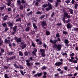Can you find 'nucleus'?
Masks as SVG:
<instances>
[{"label":"nucleus","instance_id":"f257e3e1","mask_svg":"<svg viewBox=\"0 0 78 78\" xmlns=\"http://www.w3.org/2000/svg\"><path fill=\"white\" fill-rule=\"evenodd\" d=\"M40 51H41V56L42 57H45V50L43 49H41L40 50Z\"/></svg>","mask_w":78,"mask_h":78},{"label":"nucleus","instance_id":"f03ea898","mask_svg":"<svg viewBox=\"0 0 78 78\" xmlns=\"http://www.w3.org/2000/svg\"><path fill=\"white\" fill-rule=\"evenodd\" d=\"M13 65L14 67L15 68H17V69H23V67L22 66H21L20 65H19V66L17 65V64L15 63Z\"/></svg>","mask_w":78,"mask_h":78},{"label":"nucleus","instance_id":"7ed1b4c3","mask_svg":"<svg viewBox=\"0 0 78 78\" xmlns=\"http://www.w3.org/2000/svg\"><path fill=\"white\" fill-rule=\"evenodd\" d=\"M5 43H8V44H9V46L10 48H11L12 47L11 44H9V42H10V40H7V39H5Z\"/></svg>","mask_w":78,"mask_h":78},{"label":"nucleus","instance_id":"20e7f679","mask_svg":"<svg viewBox=\"0 0 78 78\" xmlns=\"http://www.w3.org/2000/svg\"><path fill=\"white\" fill-rule=\"evenodd\" d=\"M48 5L49 6V7H47L46 8V11H49V10H50V9H52V7L51 6V5L50 3H48Z\"/></svg>","mask_w":78,"mask_h":78},{"label":"nucleus","instance_id":"39448f33","mask_svg":"<svg viewBox=\"0 0 78 78\" xmlns=\"http://www.w3.org/2000/svg\"><path fill=\"white\" fill-rule=\"evenodd\" d=\"M17 26H15L13 28V32H12V34H14L15 33H16V30H17Z\"/></svg>","mask_w":78,"mask_h":78},{"label":"nucleus","instance_id":"423d86ee","mask_svg":"<svg viewBox=\"0 0 78 78\" xmlns=\"http://www.w3.org/2000/svg\"><path fill=\"white\" fill-rule=\"evenodd\" d=\"M62 64H63V62H56L55 64V65L56 66H59L60 65H62Z\"/></svg>","mask_w":78,"mask_h":78},{"label":"nucleus","instance_id":"0eeeda50","mask_svg":"<svg viewBox=\"0 0 78 78\" xmlns=\"http://www.w3.org/2000/svg\"><path fill=\"white\" fill-rule=\"evenodd\" d=\"M62 47V46L61 44H58L57 46V48L58 49V51H60V50H61V47Z\"/></svg>","mask_w":78,"mask_h":78},{"label":"nucleus","instance_id":"6e6552de","mask_svg":"<svg viewBox=\"0 0 78 78\" xmlns=\"http://www.w3.org/2000/svg\"><path fill=\"white\" fill-rule=\"evenodd\" d=\"M41 25L43 27L44 26H46L47 25V22L46 21L41 22Z\"/></svg>","mask_w":78,"mask_h":78},{"label":"nucleus","instance_id":"1a4fd4ad","mask_svg":"<svg viewBox=\"0 0 78 78\" xmlns=\"http://www.w3.org/2000/svg\"><path fill=\"white\" fill-rule=\"evenodd\" d=\"M50 42L52 43V44H56V42H58V41L56 40H54V41L52 40L51 39L50 40Z\"/></svg>","mask_w":78,"mask_h":78},{"label":"nucleus","instance_id":"9d476101","mask_svg":"<svg viewBox=\"0 0 78 78\" xmlns=\"http://www.w3.org/2000/svg\"><path fill=\"white\" fill-rule=\"evenodd\" d=\"M68 14H69V13L67 12H65L64 14V17H66V18H68V19L69 18V16L68 15Z\"/></svg>","mask_w":78,"mask_h":78},{"label":"nucleus","instance_id":"9b49d317","mask_svg":"<svg viewBox=\"0 0 78 78\" xmlns=\"http://www.w3.org/2000/svg\"><path fill=\"white\" fill-rule=\"evenodd\" d=\"M9 27H10V29H12V27L13 26V24L12 23H10L9 24Z\"/></svg>","mask_w":78,"mask_h":78},{"label":"nucleus","instance_id":"f8f14e48","mask_svg":"<svg viewBox=\"0 0 78 78\" xmlns=\"http://www.w3.org/2000/svg\"><path fill=\"white\" fill-rule=\"evenodd\" d=\"M21 40H22V38L20 37V38H19L18 39H17L16 40V41L17 42H21Z\"/></svg>","mask_w":78,"mask_h":78},{"label":"nucleus","instance_id":"ddd939ff","mask_svg":"<svg viewBox=\"0 0 78 78\" xmlns=\"http://www.w3.org/2000/svg\"><path fill=\"white\" fill-rule=\"evenodd\" d=\"M33 26L34 29L35 30H37V26H36V24H35V23H33Z\"/></svg>","mask_w":78,"mask_h":78},{"label":"nucleus","instance_id":"4468645a","mask_svg":"<svg viewBox=\"0 0 78 78\" xmlns=\"http://www.w3.org/2000/svg\"><path fill=\"white\" fill-rule=\"evenodd\" d=\"M69 11L70 12V14H73V10L72 9H70L69 10Z\"/></svg>","mask_w":78,"mask_h":78},{"label":"nucleus","instance_id":"2eb2a0df","mask_svg":"<svg viewBox=\"0 0 78 78\" xmlns=\"http://www.w3.org/2000/svg\"><path fill=\"white\" fill-rule=\"evenodd\" d=\"M8 16L7 15H6L5 17L3 18V20H7V18H8Z\"/></svg>","mask_w":78,"mask_h":78},{"label":"nucleus","instance_id":"dca6fc26","mask_svg":"<svg viewBox=\"0 0 78 78\" xmlns=\"http://www.w3.org/2000/svg\"><path fill=\"white\" fill-rule=\"evenodd\" d=\"M44 76H43V78H46V75H47V73L45 72H44Z\"/></svg>","mask_w":78,"mask_h":78},{"label":"nucleus","instance_id":"f3484780","mask_svg":"<svg viewBox=\"0 0 78 78\" xmlns=\"http://www.w3.org/2000/svg\"><path fill=\"white\" fill-rule=\"evenodd\" d=\"M78 4L76 3L75 4V5L74 6V8L75 9H77V8H78Z\"/></svg>","mask_w":78,"mask_h":78},{"label":"nucleus","instance_id":"a211bd4d","mask_svg":"<svg viewBox=\"0 0 78 78\" xmlns=\"http://www.w3.org/2000/svg\"><path fill=\"white\" fill-rule=\"evenodd\" d=\"M26 44H24L22 46L21 48L22 49H24V48H25V47H26Z\"/></svg>","mask_w":78,"mask_h":78},{"label":"nucleus","instance_id":"6ab92c4d","mask_svg":"<svg viewBox=\"0 0 78 78\" xmlns=\"http://www.w3.org/2000/svg\"><path fill=\"white\" fill-rule=\"evenodd\" d=\"M19 55L20 56H23V53H22V52L21 51H19Z\"/></svg>","mask_w":78,"mask_h":78},{"label":"nucleus","instance_id":"aec40b11","mask_svg":"<svg viewBox=\"0 0 78 78\" xmlns=\"http://www.w3.org/2000/svg\"><path fill=\"white\" fill-rule=\"evenodd\" d=\"M17 3L18 5H20L21 4V2H20V0H18L17 1Z\"/></svg>","mask_w":78,"mask_h":78},{"label":"nucleus","instance_id":"412c9836","mask_svg":"<svg viewBox=\"0 0 78 78\" xmlns=\"http://www.w3.org/2000/svg\"><path fill=\"white\" fill-rule=\"evenodd\" d=\"M21 18H19L18 19H16V22H18V21H19L20 22V21H21Z\"/></svg>","mask_w":78,"mask_h":78},{"label":"nucleus","instance_id":"4be33fe9","mask_svg":"<svg viewBox=\"0 0 78 78\" xmlns=\"http://www.w3.org/2000/svg\"><path fill=\"white\" fill-rule=\"evenodd\" d=\"M2 25L4 27H7V25L6 24V23H4L2 24Z\"/></svg>","mask_w":78,"mask_h":78},{"label":"nucleus","instance_id":"5701e85b","mask_svg":"<svg viewBox=\"0 0 78 78\" xmlns=\"http://www.w3.org/2000/svg\"><path fill=\"white\" fill-rule=\"evenodd\" d=\"M3 44V40H2V39L0 38V45H1Z\"/></svg>","mask_w":78,"mask_h":78},{"label":"nucleus","instance_id":"b1692460","mask_svg":"<svg viewBox=\"0 0 78 78\" xmlns=\"http://www.w3.org/2000/svg\"><path fill=\"white\" fill-rule=\"evenodd\" d=\"M4 77L5 78H9L8 74H5L4 75Z\"/></svg>","mask_w":78,"mask_h":78},{"label":"nucleus","instance_id":"393cba45","mask_svg":"<svg viewBox=\"0 0 78 78\" xmlns=\"http://www.w3.org/2000/svg\"><path fill=\"white\" fill-rule=\"evenodd\" d=\"M47 6H48V5L47 4L43 5H42V7L43 8H45V7H47Z\"/></svg>","mask_w":78,"mask_h":78},{"label":"nucleus","instance_id":"a878e982","mask_svg":"<svg viewBox=\"0 0 78 78\" xmlns=\"http://www.w3.org/2000/svg\"><path fill=\"white\" fill-rule=\"evenodd\" d=\"M37 74L38 77H39V76H40L41 75H42V74L41 73H37Z\"/></svg>","mask_w":78,"mask_h":78},{"label":"nucleus","instance_id":"bb28decb","mask_svg":"<svg viewBox=\"0 0 78 78\" xmlns=\"http://www.w3.org/2000/svg\"><path fill=\"white\" fill-rule=\"evenodd\" d=\"M26 64L29 67L31 66V64L30 62L27 63Z\"/></svg>","mask_w":78,"mask_h":78},{"label":"nucleus","instance_id":"cd10ccee","mask_svg":"<svg viewBox=\"0 0 78 78\" xmlns=\"http://www.w3.org/2000/svg\"><path fill=\"white\" fill-rule=\"evenodd\" d=\"M58 45H57L56 44H55L53 46V48H57V46Z\"/></svg>","mask_w":78,"mask_h":78},{"label":"nucleus","instance_id":"c85d7f7f","mask_svg":"<svg viewBox=\"0 0 78 78\" xmlns=\"http://www.w3.org/2000/svg\"><path fill=\"white\" fill-rule=\"evenodd\" d=\"M45 15H43L41 16L40 17V19H43V18H44V17H45Z\"/></svg>","mask_w":78,"mask_h":78},{"label":"nucleus","instance_id":"c756f323","mask_svg":"<svg viewBox=\"0 0 78 78\" xmlns=\"http://www.w3.org/2000/svg\"><path fill=\"white\" fill-rule=\"evenodd\" d=\"M78 62H77V60H73V63H74V64H76Z\"/></svg>","mask_w":78,"mask_h":78},{"label":"nucleus","instance_id":"7c9ffc66","mask_svg":"<svg viewBox=\"0 0 78 78\" xmlns=\"http://www.w3.org/2000/svg\"><path fill=\"white\" fill-rule=\"evenodd\" d=\"M29 30H30V27H28L25 29L26 31H29Z\"/></svg>","mask_w":78,"mask_h":78},{"label":"nucleus","instance_id":"2f4dec72","mask_svg":"<svg viewBox=\"0 0 78 78\" xmlns=\"http://www.w3.org/2000/svg\"><path fill=\"white\" fill-rule=\"evenodd\" d=\"M47 69V67L45 66H44L42 67V70H44V69Z\"/></svg>","mask_w":78,"mask_h":78},{"label":"nucleus","instance_id":"473e14b6","mask_svg":"<svg viewBox=\"0 0 78 78\" xmlns=\"http://www.w3.org/2000/svg\"><path fill=\"white\" fill-rule=\"evenodd\" d=\"M54 76L55 77H57V76H59V73L55 74L54 75Z\"/></svg>","mask_w":78,"mask_h":78},{"label":"nucleus","instance_id":"72a5a7b5","mask_svg":"<svg viewBox=\"0 0 78 78\" xmlns=\"http://www.w3.org/2000/svg\"><path fill=\"white\" fill-rule=\"evenodd\" d=\"M20 73L22 75H24V74H23V72L22 70H20Z\"/></svg>","mask_w":78,"mask_h":78},{"label":"nucleus","instance_id":"f704fd0d","mask_svg":"<svg viewBox=\"0 0 78 78\" xmlns=\"http://www.w3.org/2000/svg\"><path fill=\"white\" fill-rule=\"evenodd\" d=\"M74 55H75V54L74 53H73L72 54H70V56H73Z\"/></svg>","mask_w":78,"mask_h":78},{"label":"nucleus","instance_id":"c9c22d12","mask_svg":"<svg viewBox=\"0 0 78 78\" xmlns=\"http://www.w3.org/2000/svg\"><path fill=\"white\" fill-rule=\"evenodd\" d=\"M42 12L39 11H38L36 12L37 14H41Z\"/></svg>","mask_w":78,"mask_h":78},{"label":"nucleus","instance_id":"e433bc0d","mask_svg":"<svg viewBox=\"0 0 78 78\" xmlns=\"http://www.w3.org/2000/svg\"><path fill=\"white\" fill-rule=\"evenodd\" d=\"M62 56H67V54L66 53H63L62 54Z\"/></svg>","mask_w":78,"mask_h":78},{"label":"nucleus","instance_id":"4c0bfd02","mask_svg":"<svg viewBox=\"0 0 78 78\" xmlns=\"http://www.w3.org/2000/svg\"><path fill=\"white\" fill-rule=\"evenodd\" d=\"M65 43L66 44H68V43H69L68 40H65Z\"/></svg>","mask_w":78,"mask_h":78},{"label":"nucleus","instance_id":"58836bf2","mask_svg":"<svg viewBox=\"0 0 78 78\" xmlns=\"http://www.w3.org/2000/svg\"><path fill=\"white\" fill-rule=\"evenodd\" d=\"M9 55H12L13 54V52H11L8 53Z\"/></svg>","mask_w":78,"mask_h":78},{"label":"nucleus","instance_id":"ea45409f","mask_svg":"<svg viewBox=\"0 0 78 78\" xmlns=\"http://www.w3.org/2000/svg\"><path fill=\"white\" fill-rule=\"evenodd\" d=\"M46 34L47 35H49L50 34V32L48 31H46Z\"/></svg>","mask_w":78,"mask_h":78},{"label":"nucleus","instance_id":"a19ab883","mask_svg":"<svg viewBox=\"0 0 78 78\" xmlns=\"http://www.w3.org/2000/svg\"><path fill=\"white\" fill-rule=\"evenodd\" d=\"M75 0H72L71 2V3L72 4H74V3H75Z\"/></svg>","mask_w":78,"mask_h":78},{"label":"nucleus","instance_id":"79ce46f5","mask_svg":"<svg viewBox=\"0 0 78 78\" xmlns=\"http://www.w3.org/2000/svg\"><path fill=\"white\" fill-rule=\"evenodd\" d=\"M20 9H23V5H21L20 6Z\"/></svg>","mask_w":78,"mask_h":78},{"label":"nucleus","instance_id":"37998d69","mask_svg":"<svg viewBox=\"0 0 78 78\" xmlns=\"http://www.w3.org/2000/svg\"><path fill=\"white\" fill-rule=\"evenodd\" d=\"M63 33L64 34H67V32L66 31H63Z\"/></svg>","mask_w":78,"mask_h":78},{"label":"nucleus","instance_id":"c03bdc74","mask_svg":"<svg viewBox=\"0 0 78 78\" xmlns=\"http://www.w3.org/2000/svg\"><path fill=\"white\" fill-rule=\"evenodd\" d=\"M32 44L33 47H35V44L33 43V41H32Z\"/></svg>","mask_w":78,"mask_h":78},{"label":"nucleus","instance_id":"a18cd8bd","mask_svg":"<svg viewBox=\"0 0 78 78\" xmlns=\"http://www.w3.org/2000/svg\"><path fill=\"white\" fill-rule=\"evenodd\" d=\"M3 9H4V7H0V10H1V11H2Z\"/></svg>","mask_w":78,"mask_h":78},{"label":"nucleus","instance_id":"49530a36","mask_svg":"<svg viewBox=\"0 0 78 78\" xmlns=\"http://www.w3.org/2000/svg\"><path fill=\"white\" fill-rule=\"evenodd\" d=\"M74 31H78V28H75L74 29Z\"/></svg>","mask_w":78,"mask_h":78},{"label":"nucleus","instance_id":"de8ad7c7","mask_svg":"<svg viewBox=\"0 0 78 78\" xmlns=\"http://www.w3.org/2000/svg\"><path fill=\"white\" fill-rule=\"evenodd\" d=\"M26 62H30V60H26L25 61Z\"/></svg>","mask_w":78,"mask_h":78},{"label":"nucleus","instance_id":"09e8293b","mask_svg":"<svg viewBox=\"0 0 78 78\" xmlns=\"http://www.w3.org/2000/svg\"><path fill=\"white\" fill-rule=\"evenodd\" d=\"M10 1H9L8 3L7 4V5L9 6L10 5V4H11Z\"/></svg>","mask_w":78,"mask_h":78},{"label":"nucleus","instance_id":"8fccbe9b","mask_svg":"<svg viewBox=\"0 0 78 78\" xmlns=\"http://www.w3.org/2000/svg\"><path fill=\"white\" fill-rule=\"evenodd\" d=\"M21 3H25V1L24 0H21Z\"/></svg>","mask_w":78,"mask_h":78},{"label":"nucleus","instance_id":"3c124183","mask_svg":"<svg viewBox=\"0 0 78 78\" xmlns=\"http://www.w3.org/2000/svg\"><path fill=\"white\" fill-rule=\"evenodd\" d=\"M69 28H71V25L70 23H69Z\"/></svg>","mask_w":78,"mask_h":78},{"label":"nucleus","instance_id":"603ef678","mask_svg":"<svg viewBox=\"0 0 78 78\" xmlns=\"http://www.w3.org/2000/svg\"><path fill=\"white\" fill-rule=\"evenodd\" d=\"M56 37H59V34L58 33H57L56 34Z\"/></svg>","mask_w":78,"mask_h":78},{"label":"nucleus","instance_id":"864d4df0","mask_svg":"<svg viewBox=\"0 0 78 78\" xmlns=\"http://www.w3.org/2000/svg\"><path fill=\"white\" fill-rule=\"evenodd\" d=\"M25 55L26 56H27L28 55V52L27 51H26L25 53Z\"/></svg>","mask_w":78,"mask_h":78},{"label":"nucleus","instance_id":"5fc2aeb1","mask_svg":"<svg viewBox=\"0 0 78 78\" xmlns=\"http://www.w3.org/2000/svg\"><path fill=\"white\" fill-rule=\"evenodd\" d=\"M73 60L72 59H69V62H73Z\"/></svg>","mask_w":78,"mask_h":78},{"label":"nucleus","instance_id":"6e6d98bb","mask_svg":"<svg viewBox=\"0 0 78 78\" xmlns=\"http://www.w3.org/2000/svg\"><path fill=\"white\" fill-rule=\"evenodd\" d=\"M8 11H11V8H8Z\"/></svg>","mask_w":78,"mask_h":78},{"label":"nucleus","instance_id":"4d7b16f0","mask_svg":"<svg viewBox=\"0 0 78 78\" xmlns=\"http://www.w3.org/2000/svg\"><path fill=\"white\" fill-rule=\"evenodd\" d=\"M78 74V73H76L74 74V76H76V75Z\"/></svg>","mask_w":78,"mask_h":78},{"label":"nucleus","instance_id":"13d9d810","mask_svg":"<svg viewBox=\"0 0 78 78\" xmlns=\"http://www.w3.org/2000/svg\"><path fill=\"white\" fill-rule=\"evenodd\" d=\"M37 73L35 74L34 75V77H37Z\"/></svg>","mask_w":78,"mask_h":78},{"label":"nucleus","instance_id":"bf43d9fd","mask_svg":"<svg viewBox=\"0 0 78 78\" xmlns=\"http://www.w3.org/2000/svg\"><path fill=\"white\" fill-rule=\"evenodd\" d=\"M39 45H41V44H42V42L41 41H39Z\"/></svg>","mask_w":78,"mask_h":78},{"label":"nucleus","instance_id":"052dcab7","mask_svg":"<svg viewBox=\"0 0 78 78\" xmlns=\"http://www.w3.org/2000/svg\"><path fill=\"white\" fill-rule=\"evenodd\" d=\"M43 46L44 47H45V48H46L47 47V45H46V44H44Z\"/></svg>","mask_w":78,"mask_h":78},{"label":"nucleus","instance_id":"680f3d73","mask_svg":"<svg viewBox=\"0 0 78 78\" xmlns=\"http://www.w3.org/2000/svg\"><path fill=\"white\" fill-rule=\"evenodd\" d=\"M4 68H5V69H8V68L6 66H4Z\"/></svg>","mask_w":78,"mask_h":78},{"label":"nucleus","instance_id":"e2e57ef3","mask_svg":"<svg viewBox=\"0 0 78 78\" xmlns=\"http://www.w3.org/2000/svg\"><path fill=\"white\" fill-rule=\"evenodd\" d=\"M5 51H4V50L3 49H1V53H3V52H4Z\"/></svg>","mask_w":78,"mask_h":78},{"label":"nucleus","instance_id":"0e129e2a","mask_svg":"<svg viewBox=\"0 0 78 78\" xmlns=\"http://www.w3.org/2000/svg\"><path fill=\"white\" fill-rule=\"evenodd\" d=\"M35 4L36 5H38L39 4V2H37V1H36Z\"/></svg>","mask_w":78,"mask_h":78},{"label":"nucleus","instance_id":"69168bd1","mask_svg":"<svg viewBox=\"0 0 78 78\" xmlns=\"http://www.w3.org/2000/svg\"><path fill=\"white\" fill-rule=\"evenodd\" d=\"M32 13H33V12L31 11L28 13V15H30V14H31Z\"/></svg>","mask_w":78,"mask_h":78},{"label":"nucleus","instance_id":"338daca9","mask_svg":"<svg viewBox=\"0 0 78 78\" xmlns=\"http://www.w3.org/2000/svg\"><path fill=\"white\" fill-rule=\"evenodd\" d=\"M75 58L76 59V60H77V61H78V58L77 56H76V57H75Z\"/></svg>","mask_w":78,"mask_h":78},{"label":"nucleus","instance_id":"774afa93","mask_svg":"<svg viewBox=\"0 0 78 78\" xmlns=\"http://www.w3.org/2000/svg\"><path fill=\"white\" fill-rule=\"evenodd\" d=\"M57 70L58 71H59V72H60V71H61V69L58 68V69H57Z\"/></svg>","mask_w":78,"mask_h":78}]
</instances>
